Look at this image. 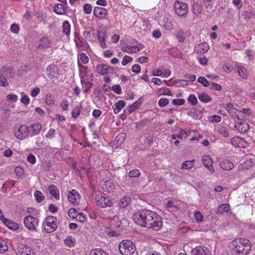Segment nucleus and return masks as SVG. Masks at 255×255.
<instances>
[{
  "mask_svg": "<svg viewBox=\"0 0 255 255\" xmlns=\"http://www.w3.org/2000/svg\"><path fill=\"white\" fill-rule=\"evenodd\" d=\"M3 222L11 230H15L18 229L19 225L18 224L14 222L7 219L4 218Z\"/></svg>",
  "mask_w": 255,
  "mask_h": 255,
  "instance_id": "a878e982",
  "label": "nucleus"
},
{
  "mask_svg": "<svg viewBox=\"0 0 255 255\" xmlns=\"http://www.w3.org/2000/svg\"><path fill=\"white\" fill-rule=\"evenodd\" d=\"M30 128L32 129V131L31 132V135H34L37 134L42 128V126L41 124L39 123L34 124L31 126Z\"/></svg>",
  "mask_w": 255,
  "mask_h": 255,
  "instance_id": "f704fd0d",
  "label": "nucleus"
},
{
  "mask_svg": "<svg viewBox=\"0 0 255 255\" xmlns=\"http://www.w3.org/2000/svg\"><path fill=\"white\" fill-rule=\"evenodd\" d=\"M149 223L147 228L156 231H159L162 226L161 217L155 212L154 215H152L150 218Z\"/></svg>",
  "mask_w": 255,
  "mask_h": 255,
  "instance_id": "39448f33",
  "label": "nucleus"
},
{
  "mask_svg": "<svg viewBox=\"0 0 255 255\" xmlns=\"http://www.w3.org/2000/svg\"><path fill=\"white\" fill-rule=\"evenodd\" d=\"M14 134L17 139L22 140L28 136V129L25 125L21 126L17 131H15Z\"/></svg>",
  "mask_w": 255,
  "mask_h": 255,
  "instance_id": "f8f14e48",
  "label": "nucleus"
},
{
  "mask_svg": "<svg viewBox=\"0 0 255 255\" xmlns=\"http://www.w3.org/2000/svg\"><path fill=\"white\" fill-rule=\"evenodd\" d=\"M226 110L229 111V114H232L233 115H235V116H239V114L240 113V111L236 109L233 108V105L232 103H228L226 105Z\"/></svg>",
  "mask_w": 255,
  "mask_h": 255,
  "instance_id": "c756f323",
  "label": "nucleus"
},
{
  "mask_svg": "<svg viewBox=\"0 0 255 255\" xmlns=\"http://www.w3.org/2000/svg\"><path fill=\"white\" fill-rule=\"evenodd\" d=\"M231 143L233 146L238 147L245 146V144L246 143L245 140L243 138L239 136L233 137L231 140Z\"/></svg>",
  "mask_w": 255,
  "mask_h": 255,
  "instance_id": "6ab92c4d",
  "label": "nucleus"
},
{
  "mask_svg": "<svg viewBox=\"0 0 255 255\" xmlns=\"http://www.w3.org/2000/svg\"><path fill=\"white\" fill-rule=\"evenodd\" d=\"M106 37L107 36L105 31H100L98 32V39L100 40V46L103 49H105L107 47L105 42Z\"/></svg>",
  "mask_w": 255,
  "mask_h": 255,
  "instance_id": "b1692460",
  "label": "nucleus"
},
{
  "mask_svg": "<svg viewBox=\"0 0 255 255\" xmlns=\"http://www.w3.org/2000/svg\"><path fill=\"white\" fill-rule=\"evenodd\" d=\"M210 89L212 90H215L217 91H221L222 90V86L216 83L212 82L210 85Z\"/></svg>",
  "mask_w": 255,
  "mask_h": 255,
  "instance_id": "5fc2aeb1",
  "label": "nucleus"
},
{
  "mask_svg": "<svg viewBox=\"0 0 255 255\" xmlns=\"http://www.w3.org/2000/svg\"><path fill=\"white\" fill-rule=\"evenodd\" d=\"M76 218L77 221L81 223H84L86 221V216L82 213L78 214Z\"/></svg>",
  "mask_w": 255,
  "mask_h": 255,
  "instance_id": "603ef678",
  "label": "nucleus"
},
{
  "mask_svg": "<svg viewBox=\"0 0 255 255\" xmlns=\"http://www.w3.org/2000/svg\"><path fill=\"white\" fill-rule=\"evenodd\" d=\"M16 249L19 255H36L34 249L31 247L21 243H18Z\"/></svg>",
  "mask_w": 255,
  "mask_h": 255,
  "instance_id": "423d86ee",
  "label": "nucleus"
},
{
  "mask_svg": "<svg viewBox=\"0 0 255 255\" xmlns=\"http://www.w3.org/2000/svg\"><path fill=\"white\" fill-rule=\"evenodd\" d=\"M94 15L100 19H105L108 14L107 10L102 7L96 6L94 9Z\"/></svg>",
  "mask_w": 255,
  "mask_h": 255,
  "instance_id": "ddd939ff",
  "label": "nucleus"
},
{
  "mask_svg": "<svg viewBox=\"0 0 255 255\" xmlns=\"http://www.w3.org/2000/svg\"><path fill=\"white\" fill-rule=\"evenodd\" d=\"M63 32L67 35H68L70 32V24L67 21H65L62 25Z\"/></svg>",
  "mask_w": 255,
  "mask_h": 255,
  "instance_id": "e433bc0d",
  "label": "nucleus"
},
{
  "mask_svg": "<svg viewBox=\"0 0 255 255\" xmlns=\"http://www.w3.org/2000/svg\"><path fill=\"white\" fill-rule=\"evenodd\" d=\"M8 250V247L5 242L0 238V252L4 253Z\"/></svg>",
  "mask_w": 255,
  "mask_h": 255,
  "instance_id": "a18cd8bd",
  "label": "nucleus"
},
{
  "mask_svg": "<svg viewBox=\"0 0 255 255\" xmlns=\"http://www.w3.org/2000/svg\"><path fill=\"white\" fill-rule=\"evenodd\" d=\"M229 251L232 255H247L251 251V242L245 238H238L230 243Z\"/></svg>",
  "mask_w": 255,
  "mask_h": 255,
  "instance_id": "f257e3e1",
  "label": "nucleus"
},
{
  "mask_svg": "<svg viewBox=\"0 0 255 255\" xmlns=\"http://www.w3.org/2000/svg\"><path fill=\"white\" fill-rule=\"evenodd\" d=\"M126 106V103L124 101H120L118 103H116L113 106V109L114 113L117 114H118L122 109H123Z\"/></svg>",
  "mask_w": 255,
  "mask_h": 255,
  "instance_id": "cd10ccee",
  "label": "nucleus"
},
{
  "mask_svg": "<svg viewBox=\"0 0 255 255\" xmlns=\"http://www.w3.org/2000/svg\"><path fill=\"white\" fill-rule=\"evenodd\" d=\"M111 89L117 94H120L122 93V89L119 85L113 86Z\"/></svg>",
  "mask_w": 255,
  "mask_h": 255,
  "instance_id": "680f3d73",
  "label": "nucleus"
},
{
  "mask_svg": "<svg viewBox=\"0 0 255 255\" xmlns=\"http://www.w3.org/2000/svg\"><path fill=\"white\" fill-rule=\"evenodd\" d=\"M116 184L113 181H106L103 185V188L105 191H107L109 193L113 191V190L116 189Z\"/></svg>",
  "mask_w": 255,
  "mask_h": 255,
  "instance_id": "4be33fe9",
  "label": "nucleus"
},
{
  "mask_svg": "<svg viewBox=\"0 0 255 255\" xmlns=\"http://www.w3.org/2000/svg\"><path fill=\"white\" fill-rule=\"evenodd\" d=\"M221 167L224 170H230L234 167V164L228 159L223 160L220 162Z\"/></svg>",
  "mask_w": 255,
  "mask_h": 255,
  "instance_id": "393cba45",
  "label": "nucleus"
},
{
  "mask_svg": "<svg viewBox=\"0 0 255 255\" xmlns=\"http://www.w3.org/2000/svg\"><path fill=\"white\" fill-rule=\"evenodd\" d=\"M202 161L204 165L208 169L210 172L214 173V169L212 166L213 160L212 158L209 156L205 155L202 158Z\"/></svg>",
  "mask_w": 255,
  "mask_h": 255,
  "instance_id": "2eb2a0df",
  "label": "nucleus"
},
{
  "mask_svg": "<svg viewBox=\"0 0 255 255\" xmlns=\"http://www.w3.org/2000/svg\"><path fill=\"white\" fill-rule=\"evenodd\" d=\"M51 42L47 37H43L40 40V43L38 45V48L41 50H45L50 47Z\"/></svg>",
  "mask_w": 255,
  "mask_h": 255,
  "instance_id": "aec40b11",
  "label": "nucleus"
},
{
  "mask_svg": "<svg viewBox=\"0 0 255 255\" xmlns=\"http://www.w3.org/2000/svg\"><path fill=\"white\" fill-rule=\"evenodd\" d=\"M81 109L82 106L81 104H79L77 106H76L72 112V116L74 118L78 117L80 115Z\"/></svg>",
  "mask_w": 255,
  "mask_h": 255,
  "instance_id": "ea45409f",
  "label": "nucleus"
},
{
  "mask_svg": "<svg viewBox=\"0 0 255 255\" xmlns=\"http://www.w3.org/2000/svg\"><path fill=\"white\" fill-rule=\"evenodd\" d=\"M5 76L0 75V85L3 87H6L8 85V83L7 81V79Z\"/></svg>",
  "mask_w": 255,
  "mask_h": 255,
  "instance_id": "864d4df0",
  "label": "nucleus"
},
{
  "mask_svg": "<svg viewBox=\"0 0 255 255\" xmlns=\"http://www.w3.org/2000/svg\"><path fill=\"white\" fill-rule=\"evenodd\" d=\"M198 82L202 84V85L206 87L209 86L210 85L209 82L204 77H199Z\"/></svg>",
  "mask_w": 255,
  "mask_h": 255,
  "instance_id": "de8ad7c7",
  "label": "nucleus"
},
{
  "mask_svg": "<svg viewBox=\"0 0 255 255\" xmlns=\"http://www.w3.org/2000/svg\"><path fill=\"white\" fill-rule=\"evenodd\" d=\"M90 255H108V254L102 249H96L90 252Z\"/></svg>",
  "mask_w": 255,
  "mask_h": 255,
  "instance_id": "4c0bfd02",
  "label": "nucleus"
},
{
  "mask_svg": "<svg viewBox=\"0 0 255 255\" xmlns=\"http://www.w3.org/2000/svg\"><path fill=\"white\" fill-rule=\"evenodd\" d=\"M230 209V207L228 204H223L221 205L217 211V214H223L225 213H228Z\"/></svg>",
  "mask_w": 255,
  "mask_h": 255,
  "instance_id": "2f4dec72",
  "label": "nucleus"
},
{
  "mask_svg": "<svg viewBox=\"0 0 255 255\" xmlns=\"http://www.w3.org/2000/svg\"><path fill=\"white\" fill-rule=\"evenodd\" d=\"M67 8L63 3H58L54 6V11L58 14H64Z\"/></svg>",
  "mask_w": 255,
  "mask_h": 255,
  "instance_id": "5701e85b",
  "label": "nucleus"
},
{
  "mask_svg": "<svg viewBox=\"0 0 255 255\" xmlns=\"http://www.w3.org/2000/svg\"><path fill=\"white\" fill-rule=\"evenodd\" d=\"M83 8L84 12L87 14H89L92 11V6L89 3L85 4Z\"/></svg>",
  "mask_w": 255,
  "mask_h": 255,
  "instance_id": "0e129e2a",
  "label": "nucleus"
},
{
  "mask_svg": "<svg viewBox=\"0 0 255 255\" xmlns=\"http://www.w3.org/2000/svg\"><path fill=\"white\" fill-rule=\"evenodd\" d=\"M57 219L54 216H48L46 218L43 222V226L44 231L46 233H52L57 229Z\"/></svg>",
  "mask_w": 255,
  "mask_h": 255,
  "instance_id": "20e7f679",
  "label": "nucleus"
},
{
  "mask_svg": "<svg viewBox=\"0 0 255 255\" xmlns=\"http://www.w3.org/2000/svg\"><path fill=\"white\" fill-rule=\"evenodd\" d=\"M130 202V198L128 197H124L119 202V206L122 208H125L128 206Z\"/></svg>",
  "mask_w": 255,
  "mask_h": 255,
  "instance_id": "473e14b6",
  "label": "nucleus"
},
{
  "mask_svg": "<svg viewBox=\"0 0 255 255\" xmlns=\"http://www.w3.org/2000/svg\"><path fill=\"white\" fill-rule=\"evenodd\" d=\"M126 134L124 133H121L118 134L115 138V140L118 144H122L125 140Z\"/></svg>",
  "mask_w": 255,
  "mask_h": 255,
  "instance_id": "a19ab883",
  "label": "nucleus"
},
{
  "mask_svg": "<svg viewBox=\"0 0 255 255\" xmlns=\"http://www.w3.org/2000/svg\"><path fill=\"white\" fill-rule=\"evenodd\" d=\"M194 216L195 218V219L198 222H200L203 221V216L202 215L201 213L200 212H196Z\"/></svg>",
  "mask_w": 255,
  "mask_h": 255,
  "instance_id": "338daca9",
  "label": "nucleus"
},
{
  "mask_svg": "<svg viewBox=\"0 0 255 255\" xmlns=\"http://www.w3.org/2000/svg\"><path fill=\"white\" fill-rule=\"evenodd\" d=\"M188 102L193 106H195L198 103V100L194 95L190 94L188 99Z\"/></svg>",
  "mask_w": 255,
  "mask_h": 255,
  "instance_id": "37998d69",
  "label": "nucleus"
},
{
  "mask_svg": "<svg viewBox=\"0 0 255 255\" xmlns=\"http://www.w3.org/2000/svg\"><path fill=\"white\" fill-rule=\"evenodd\" d=\"M80 60L82 63L84 64H87L89 62V57L86 55L85 53H82L80 54Z\"/></svg>",
  "mask_w": 255,
  "mask_h": 255,
  "instance_id": "13d9d810",
  "label": "nucleus"
},
{
  "mask_svg": "<svg viewBox=\"0 0 255 255\" xmlns=\"http://www.w3.org/2000/svg\"><path fill=\"white\" fill-rule=\"evenodd\" d=\"M140 175V172L137 169L132 170L129 172V176L130 177H137Z\"/></svg>",
  "mask_w": 255,
  "mask_h": 255,
  "instance_id": "09e8293b",
  "label": "nucleus"
},
{
  "mask_svg": "<svg viewBox=\"0 0 255 255\" xmlns=\"http://www.w3.org/2000/svg\"><path fill=\"white\" fill-rule=\"evenodd\" d=\"M79 196L80 194L78 193V192L76 190L73 189L69 192L68 195V199L69 202L75 205L78 204L76 196L80 198Z\"/></svg>",
  "mask_w": 255,
  "mask_h": 255,
  "instance_id": "a211bd4d",
  "label": "nucleus"
},
{
  "mask_svg": "<svg viewBox=\"0 0 255 255\" xmlns=\"http://www.w3.org/2000/svg\"><path fill=\"white\" fill-rule=\"evenodd\" d=\"M96 71L100 75H105L109 73H112L113 69L112 67L105 64H98L96 66Z\"/></svg>",
  "mask_w": 255,
  "mask_h": 255,
  "instance_id": "4468645a",
  "label": "nucleus"
},
{
  "mask_svg": "<svg viewBox=\"0 0 255 255\" xmlns=\"http://www.w3.org/2000/svg\"><path fill=\"white\" fill-rule=\"evenodd\" d=\"M95 200L97 205L102 208L111 207L113 204L112 201L111 200L101 194L96 195Z\"/></svg>",
  "mask_w": 255,
  "mask_h": 255,
  "instance_id": "9d476101",
  "label": "nucleus"
},
{
  "mask_svg": "<svg viewBox=\"0 0 255 255\" xmlns=\"http://www.w3.org/2000/svg\"><path fill=\"white\" fill-rule=\"evenodd\" d=\"M174 7L176 13L179 16L186 15L188 12L187 4L179 0L175 1Z\"/></svg>",
  "mask_w": 255,
  "mask_h": 255,
  "instance_id": "6e6552de",
  "label": "nucleus"
},
{
  "mask_svg": "<svg viewBox=\"0 0 255 255\" xmlns=\"http://www.w3.org/2000/svg\"><path fill=\"white\" fill-rule=\"evenodd\" d=\"M77 212L75 209L71 208L68 212V216L72 218H76L77 216Z\"/></svg>",
  "mask_w": 255,
  "mask_h": 255,
  "instance_id": "bf43d9fd",
  "label": "nucleus"
},
{
  "mask_svg": "<svg viewBox=\"0 0 255 255\" xmlns=\"http://www.w3.org/2000/svg\"><path fill=\"white\" fill-rule=\"evenodd\" d=\"M193 12L197 16H200L202 14V7L197 2H195L193 5Z\"/></svg>",
  "mask_w": 255,
  "mask_h": 255,
  "instance_id": "c85d7f7f",
  "label": "nucleus"
},
{
  "mask_svg": "<svg viewBox=\"0 0 255 255\" xmlns=\"http://www.w3.org/2000/svg\"><path fill=\"white\" fill-rule=\"evenodd\" d=\"M69 103L67 100H63L60 104V106L64 111H67L68 109Z\"/></svg>",
  "mask_w": 255,
  "mask_h": 255,
  "instance_id": "69168bd1",
  "label": "nucleus"
},
{
  "mask_svg": "<svg viewBox=\"0 0 255 255\" xmlns=\"http://www.w3.org/2000/svg\"><path fill=\"white\" fill-rule=\"evenodd\" d=\"M1 74L6 78H10L13 77L14 75V71L13 70L7 67H2L1 69Z\"/></svg>",
  "mask_w": 255,
  "mask_h": 255,
  "instance_id": "412c9836",
  "label": "nucleus"
},
{
  "mask_svg": "<svg viewBox=\"0 0 255 255\" xmlns=\"http://www.w3.org/2000/svg\"><path fill=\"white\" fill-rule=\"evenodd\" d=\"M24 223L26 227L29 230L35 231L36 227L38 225V220L37 218L28 215L24 218Z\"/></svg>",
  "mask_w": 255,
  "mask_h": 255,
  "instance_id": "1a4fd4ad",
  "label": "nucleus"
},
{
  "mask_svg": "<svg viewBox=\"0 0 255 255\" xmlns=\"http://www.w3.org/2000/svg\"><path fill=\"white\" fill-rule=\"evenodd\" d=\"M209 49V45L207 42H203L198 44L195 48V51L200 54L206 53Z\"/></svg>",
  "mask_w": 255,
  "mask_h": 255,
  "instance_id": "f3484780",
  "label": "nucleus"
},
{
  "mask_svg": "<svg viewBox=\"0 0 255 255\" xmlns=\"http://www.w3.org/2000/svg\"><path fill=\"white\" fill-rule=\"evenodd\" d=\"M19 28L17 24L14 23L10 26V31L14 33H17L19 31Z\"/></svg>",
  "mask_w": 255,
  "mask_h": 255,
  "instance_id": "774afa93",
  "label": "nucleus"
},
{
  "mask_svg": "<svg viewBox=\"0 0 255 255\" xmlns=\"http://www.w3.org/2000/svg\"><path fill=\"white\" fill-rule=\"evenodd\" d=\"M169 103L168 99L166 98H161L158 101V105L160 107H163L166 106Z\"/></svg>",
  "mask_w": 255,
  "mask_h": 255,
  "instance_id": "e2e57ef3",
  "label": "nucleus"
},
{
  "mask_svg": "<svg viewBox=\"0 0 255 255\" xmlns=\"http://www.w3.org/2000/svg\"><path fill=\"white\" fill-rule=\"evenodd\" d=\"M176 37L180 42H182L185 40V35L183 31H179L176 35Z\"/></svg>",
  "mask_w": 255,
  "mask_h": 255,
  "instance_id": "3c124183",
  "label": "nucleus"
},
{
  "mask_svg": "<svg viewBox=\"0 0 255 255\" xmlns=\"http://www.w3.org/2000/svg\"><path fill=\"white\" fill-rule=\"evenodd\" d=\"M34 195L36 198V200L38 203L41 202L44 199V196L43 194L39 191H36Z\"/></svg>",
  "mask_w": 255,
  "mask_h": 255,
  "instance_id": "79ce46f5",
  "label": "nucleus"
},
{
  "mask_svg": "<svg viewBox=\"0 0 255 255\" xmlns=\"http://www.w3.org/2000/svg\"><path fill=\"white\" fill-rule=\"evenodd\" d=\"M185 100L183 99H174L172 101V103L174 105L181 106L184 104Z\"/></svg>",
  "mask_w": 255,
  "mask_h": 255,
  "instance_id": "4d7b16f0",
  "label": "nucleus"
},
{
  "mask_svg": "<svg viewBox=\"0 0 255 255\" xmlns=\"http://www.w3.org/2000/svg\"><path fill=\"white\" fill-rule=\"evenodd\" d=\"M119 249L123 255H132L135 251V246L130 240H123L120 243Z\"/></svg>",
  "mask_w": 255,
  "mask_h": 255,
  "instance_id": "7ed1b4c3",
  "label": "nucleus"
},
{
  "mask_svg": "<svg viewBox=\"0 0 255 255\" xmlns=\"http://www.w3.org/2000/svg\"><path fill=\"white\" fill-rule=\"evenodd\" d=\"M195 164V160H188L184 161L182 164V167L184 169H190Z\"/></svg>",
  "mask_w": 255,
  "mask_h": 255,
  "instance_id": "c9c22d12",
  "label": "nucleus"
},
{
  "mask_svg": "<svg viewBox=\"0 0 255 255\" xmlns=\"http://www.w3.org/2000/svg\"><path fill=\"white\" fill-rule=\"evenodd\" d=\"M59 71V69L56 65L50 64L46 68V75L54 82L58 79V76L60 74Z\"/></svg>",
  "mask_w": 255,
  "mask_h": 255,
  "instance_id": "0eeeda50",
  "label": "nucleus"
},
{
  "mask_svg": "<svg viewBox=\"0 0 255 255\" xmlns=\"http://www.w3.org/2000/svg\"><path fill=\"white\" fill-rule=\"evenodd\" d=\"M48 190L51 196L54 198L56 200L59 199V194L57 187L53 185H50L48 187Z\"/></svg>",
  "mask_w": 255,
  "mask_h": 255,
  "instance_id": "bb28decb",
  "label": "nucleus"
},
{
  "mask_svg": "<svg viewBox=\"0 0 255 255\" xmlns=\"http://www.w3.org/2000/svg\"><path fill=\"white\" fill-rule=\"evenodd\" d=\"M238 68L240 76L243 78L246 79L247 77L246 69L242 66H239Z\"/></svg>",
  "mask_w": 255,
  "mask_h": 255,
  "instance_id": "49530a36",
  "label": "nucleus"
},
{
  "mask_svg": "<svg viewBox=\"0 0 255 255\" xmlns=\"http://www.w3.org/2000/svg\"><path fill=\"white\" fill-rule=\"evenodd\" d=\"M124 52H126L129 53H136L139 51L140 49L137 46H127L125 49L122 48Z\"/></svg>",
  "mask_w": 255,
  "mask_h": 255,
  "instance_id": "7c9ffc66",
  "label": "nucleus"
},
{
  "mask_svg": "<svg viewBox=\"0 0 255 255\" xmlns=\"http://www.w3.org/2000/svg\"><path fill=\"white\" fill-rule=\"evenodd\" d=\"M65 243L69 247L74 246L75 243V240L71 237H68L65 240Z\"/></svg>",
  "mask_w": 255,
  "mask_h": 255,
  "instance_id": "8fccbe9b",
  "label": "nucleus"
},
{
  "mask_svg": "<svg viewBox=\"0 0 255 255\" xmlns=\"http://www.w3.org/2000/svg\"><path fill=\"white\" fill-rule=\"evenodd\" d=\"M235 128L240 132L245 133L249 130L250 126L246 122H239L235 124Z\"/></svg>",
  "mask_w": 255,
  "mask_h": 255,
  "instance_id": "dca6fc26",
  "label": "nucleus"
},
{
  "mask_svg": "<svg viewBox=\"0 0 255 255\" xmlns=\"http://www.w3.org/2000/svg\"><path fill=\"white\" fill-rule=\"evenodd\" d=\"M218 132L224 137H227L229 136L230 133L225 127H220L218 129Z\"/></svg>",
  "mask_w": 255,
  "mask_h": 255,
  "instance_id": "58836bf2",
  "label": "nucleus"
},
{
  "mask_svg": "<svg viewBox=\"0 0 255 255\" xmlns=\"http://www.w3.org/2000/svg\"><path fill=\"white\" fill-rule=\"evenodd\" d=\"M132 60V58L128 56L125 55L123 59V61L122 62V64L123 66L126 65L127 64H128L129 62H131Z\"/></svg>",
  "mask_w": 255,
  "mask_h": 255,
  "instance_id": "6e6d98bb",
  "label": "nucleus"
},
{
  "mask_svg": "<svg viewBox=\"0 0 255 255\" xmlns=\"http://www.w3.org/2000/svg\"><path fill=\"white\" fill-rule=\"evenodd\" d=\"M158 94L160 95H168V96L172 95V93H171L170 90L166 87H164V88H162L161 89H160L158 91Z\"/></svg>",
  "mask_w": 255,
  "mask_h": 255,
  "instance_id": "c03bdc74",
  "label": "nucleus"
},
{
  "mask_svg": "<svg viewBox=\"0 0 255 255\" xmlns=\"http://www.w3.org/2000/svg\"><path fill=\"white\" fill-rule=\"evenodd\" d=\"M152 215H154V212L151 210L146 209L139 210L133 216V220L140 226L147 228Z\"/></svg>",
  "mask_w": 255,
  "mask_h": 255,
  "instance_id": "f03ea898",
  "label": "nucleus"
},
{
  "mask_svg": "<svg viewBox=\"0 0 255 255\" xmlns=\"http://www.w3.org/2000/svg\"><path fill=\"white\" fill-rule=\"evenodd\" d=\"M198 98L200 101L204 103H207L212 100V98L207 94L204 93H200Z\"/></svg>",
  "mask_w": 255,
  "mask_h": 255,
  "instance_id": "72a5a7b5",
  "label": "nucleus"
},
{
  "mask_svg": "<svg viewBox=\"0 0 255 255\" xmlns=\"http://www.w3.org/2000/svg\"><path fill=\"white\" fill-rule=\"evenodd\" d=\"M192 255H211L210 250L204 246H198L191 251Z\"/></svg>",
  "mask_w": 255,
  "mask_h": 255,
  "instance_id": "9b49d317",
  "label": "nucleus"
},
{
  "mask_svg": "<svg viewBox=\"0 0 255 255\" xmlns=\"http://www.w3.org/2000/svg\"><path fill=\"white\" fill-rule=\"evenodd\" d=\"M74 40L76 42L77 47H82L84 46L85 44H87L86 42L84 40L83 38L82 40L80 38H78L77 39H75Z\"/></svg>",
  "mask_w": 255,
  "mask_h": 255,
  "instance_id": "052dcab7",
  "label": "nucleus"
}]
</instances>
